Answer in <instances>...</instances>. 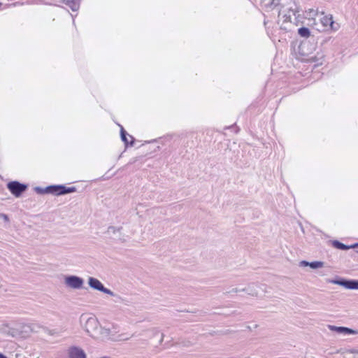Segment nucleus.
<instances>
[{
    "label": "nucleus",
    "instance_id": "nucleus-1",
    "mask_svg": "<svg viewBox=\"0 0 358 358\" xmlns=\"http://www.w3.org/2000/svg\"><path fill=\"white\" fill-rule=\"evenodd\" d=\"M7 188L13 196L18 198L27 189L28 185L15 180L9 182Z\"/></svg>",
    "mask_w": 358,
    "mask_h": 358
},
{
    "label": "nucleus",
    "instance_id": "nucleus-2",
    "mask_svg": "<svg viewBox=\"0 0 358 358\" xmlns=\"http://www.w3.org/2000/svg\"><path fill=\"white\" fill-rule=\"evenodd\" d=\"M329 283L334 285H338L348 289H358V280H347L345 278H339L337 279L329 280Z\"/></svg>",
    "mask_w": 358,
    "mask_h": 358
},
{
    "label": "nucleus",
    "instance_id": "nucleus-3",
    "mask_svg": "<svg viewBox=\"0 0 358 358\" xmlns=\"http://www.w3.org/2000/svg\"><path fill=\"white\" fill-rule=\"evenodd\" d=\"M88 284L89 286L92 288L93 289L101 292L103 293L107 294L110 296H115V293L112 292L110 289L106 288L104 287V285L102 284V282L94 278V277H90L88 279Z\"/></svg>",
    "mask_w": 358,
    "mask_h": 358
},
{
    "label": "nucleus",
    "instance_id": "nucleus-4",
    "mask_svg": "<svg viewBox=\"0 0 358 358\" xmlns=\"http://www.w3.org/2000/svg\"><path fill=\"white\" fill-rule=\"evenodd\" d=\"M320 22L324 27L327 28V30L336 31L340 28L339 24L334 21L333 15L331 14L324 15L320 19Z\"/></svg>",
    "mask_w": 358,
    "mask_h": 358
},
{
    "label": "nucleus",
    "instance_id": "nucleus-5",
    "mask_svg": "<svg viewBox=\"0 0 358 358\" xmlns=\"http://www.w3.org/2000/svg\"><path fill=\"white\" fill-rule=\"evenodd\" d=\"M83 283V279L77 275H68L65 278L66 285L73 289H80Z\"/></svg>",
    "mask_w": 358,
    "mask_h": 358
},
{
    "label": "nucleus",
    "instance_id": "nucleus-6",
    "mask_svg": "<svg viewBox=\"0 0 358 358\" xmlns=\"http://www.w3.org/2000/svg\"><path fill=\"white\" fill-rule=\"evenodd\" d=\"M76 192L75 187H66L64 185H54V195L61 196Z\"/></svg>",
    "mask_w": 358,
    "mask_h": 358
},
{
    "label": "nucleus",
    "instance_id": "nucleus-7",
    "mask_svg": "<svg viewBox=\"0 0 358 358\" xmlns=\"http://www.w3.org/2000/svg\"><path fill=\"white\" fill-rule=\"evenodd\" d=\"M99 322L95 317H90L86 320L85 324V331L92 336L93 332L98 328Z\"/></svg>",
    "mask_w": 358,
    "mask_h": 358
},
{
    "label": "nucleus",
    "instance_id": "nucleus-8",
    "mask_svg": "<svg viewBox=\"0 0 358 358\" xmlns=\"http://www.w3.org/2000/svg\"><path fill=\"white\" fill-rule=\"evenodd\" d=\"M260 4L262 8L266 11L273 10L280 6V0H260Z\"/></svg>",
    "mask_w": 358,
    "mask_h": 358
},
{
    "label": "nucleus",
    "instance_id": "nucleus-9",
    "mask_svg": "<svg viewBox=\"0 0 358 358\" xmlns=\"http://www.w3.org/2000/svg\"><path fill=\"white\" fill-rule=\"evenodd\" d=\"M329 329L333 331H335L338 334H343L346 335L350 334H357L358 331L356 330H354L352 329L345 327H336L334 325H329Z\"/></svg>",
    "mask_w": 358,
    "mask_h": 358
},
{
    "label": "nucleus",
    "instance_id": "nucleus-10",
    "mask_svg": "<svg viewBox=\"0 0 358 358\" xmlns=\"http://www.w3.org/2000/svg\"><path fill=\"white\" fill-rule=\"evenodd\" d=\"M120 136L126 147L128 145L133 146L134 145V138L129 135L122 126H120Z\"/></svg>",
    "mask_w": 358,
    "mask_h": 358
},
{
    "label": "nucleus",
    "instance_id": "nucleus-11",
    "mask_svg": "<svg viewBox=\"0 0 358 358\" xmlns=\"http://www.w3.org/2000/svg\"><path fill=\"white\" fill-rule=\"evenodd\" d=\"M69 357L70 358H86V355L83 350L77 348L73 347L69 350Z\"/></svg>",
    "mask_w": 358,
    "mask_h": 358
},
{
    "label": "nucleus",
    "instance_id": "nucleus-12",
    "mask_svg": "<svg viewBox=\"0 0 358 358\" xmlns=\"http://www.w3.org/2000/svg\"><path fill=\"white\" fill-rule=\"evenodd\" d=\"M308 60L314 64V66L322 65L324 62V55L317 52L316 55L309 56Z\"/></svg>",
    "mask_w": 358,
    "mask_h": 358
},
{
    "label": "nucleus",
    "instance_id": "nucleus-13",
    "mask_svg": "<svg viewBox=\"0 0 358 358\" xmlns=\"http://www.w3.org/2000/svg\"><path fill=\"white\" fill-rule=\"evenodd\" d=\"M122 228L121 227H115L113 226H110L108 228V233L110 234H114V235H115L116 234H118L119 236H117L115 238L122 242H124L126 241V238L124 236H121L120 231L122 230Z\"/></svg>",
    "mask_w": 358,
    "mask_h": 358
},
{
    "label": "nucleus",
    "instance_id": "nucleus-14",
    "mask_svg": "<svg viewBox=\"0 0 358 358\" xmlns=\"http://www.w3.org/2000/svg\"><path fill=\"white\" fill-rule=\"evenodd\" d=\"M299 265L301 266H308L313 269H316V268L322 267L324 265V262H320V261H315V262H309L306 260H303V261L300 262Z\"/></svg>",
    "mask_w": 358,
    "mask_h": 358
},
{
    "label": "nucleus",
    "instance_id": "nucleus-15",
    "mask_svg": "<svg viewBox=\"0 0 358 358\" xmlns=\"http://www.w3.org/2000/svg\"><path fill=\"white\" fill-rule=\"evenodd\" d=\"M34 191L39 194H50L54 195V185H49L45 188L41 187H36L34 188Z\"/></svg>",
    "mask_w": 358,
    "mask_h": 358
},
{
    "label": "nucleus",
    "instance_id": "nucleus-16",
    "mask_svg": "<svg viewBox=\"0 0 358 358\" xmlns=\"http://www.w3.org/2000/svg\"><path fill=\"white\" fill-rule=\"evenodd\" d=\"M62 2L67 5L73 11H77L80 8V0H63Z\"/></svg>",
    "mask_w": 358,
    "mask_h": 358
},
{
    "label": "nucleus",
    "instance_id": "nucleus-17",
    "mask_svg": "<svg viewBox=\"0 0 358 358\" xmlns=\"http://www.w3.org/2000/svg\"><path fill=\"white\" fill-rule=\"evenodd\" d=\"M331 245L334 248L342 250H347L350 249L349 245H345L343 243L340 242L339 241L334 240L331 241Z\"/></svg>",
    "mask_w": 358,
    "mask_h": 358
},
{
    "label": "nucleus",
    "instance_id": "nucleus-18",
    "mask_svg": "<svg viewBox=\"0 0 358 358\" xmlns=\"http://www.w3.org/2000/svg\"><path fill=\"white\" fill-rule=\"evenodd\" d=\"M298 34L301 37L307 38L310 35V31L308 27H302L298 29Z\"/></svg>",
    "mask_w": 358,
    "mask_h": 358
},
{
    "label": "nucleus",
    "instance_id": "nucleus-19",
    "mask_svg": "<svg viewBox=\"0 0 358 358\" xmlns=\"http://www.w3.org/2000/svg\"><path fill=\"white\" fill-rule=\"evenodd\" d=\"M114 296L115 297V299H114V301H115V303H122V302H124V299H123L120 296H119V295H116V294H115V296Z\"/></svg>",
    "mask_w": 358,
    "mask_h": 358
},
{
    "label": "nucleus",
    "instance_id": "nucleus-20",
    "mask_svg": "<svg viewBox=\"0 0 358 358\" xmlns=\"http://www.w3.org/2000/svg\"><path fill=\"white\" fill-rule=\"evenodd\" d=\"M106 330H107L108 332V334H113V333H116L117 331V328L116 327H115L114 325H113V328L110 329V327H108V328H106Z\"/></svg>",
    "mask_w": 358,
    "mask_h": 358
},
{
    "label": "nucleus",
    "instance_id": "nucleus-21",
    "mask_svg": "<svg viewBox=\"0 0 358 358\" xmlns=\"http://www.w3.org/2000/svg\"><path fill=\"white\" fill-rule=\"evenodd\" d=\"M307 43H302L301 45H300V50L301 51V53L303 55H308V53H306L305 51H304V49L306 46Z\"/></svg>",
    "mask_w": 358,
    "mask_h": 358
},
{
    "label": "nucleus",
    "instance_id": "nucleus-22",
    "mask_svg": "<svg viewBox=\"0 0 358 358\" xmlns=\"http://www.w3.org/2000/svg\"><path fill=\"white\" fill-rule=\"evenodd\" d=\"M249 289H250V287H247V288H244V289H242V291H243V292H246L248 294L252 295V296L257 295V293H256V292H250V291H249Z\"/></svg>",
    "mask_w": 358,
    "mask_h": 358
},
{
    "label": "nucleus",
    "instance_id": "nucleus-23",
    "mask_svg": "<svg viewBox=\"0 0 358 358\" xmlns=\"http://www.w3.org/2000/svg\"><path fill=\"white\" fill-rule=\"evenodd\" d=\"M290 11L293 13L294 15H297L298 17L300 16V10L298 8L296 9H290Z\"/></svg>",
    "mask_w": 358,
    "mask_h": 358
},
{
    "label": "nucleus",
    "instance_id": "nucleus-24",
    "mask_svg": "<svg viewBox=\"0 0 358 358\" xmlns=\"http://www.w3.org/2000/svg\"><path fill=\"white\" fill-rule=\"evenodd\" d=\"M0 217L4 221L8 222L9 220L8 216L4 213H0Z\"/></svg>",
    "mask_w": 358,
    "mask_h": 358
},
{
    "label": "nucleus",
    "instance_id": "nucleus-25",
    "mask_svg": "<svg viewBox=\"0 0 358 358\" xmlns=\"http://www.w3.org/2000/svg\"><path fill=\"white\" fill-rule=\"evenodd\" d=\"M228 129H234L235 131V133H238V129H236V127L232 125V126H230L229 127H227Z\"/></svg>",
    "mask_w": 358,
    "mask_h": 358
},
{
    "label": "nucleus",
    "instance_id": "nucleus-26",
    "mask_svg": "<svg viewBox=\"0 0 358 358\" xmlns=\"http://www.w3.org/2000/svg\"><path fill=\"white\" fill-rule=\"evenodd\" d=\"M349 247H350V248H357V247H358V243H355V244L351 245H349Z\"/></svg>",
    "mask_w": 358,
    "mask_h": 358
},
{
    "label": "nucleus",
    "instance_id": "nucleus-27",
    "mask_svg": "<svg viewBox=\"0 0 358 358\" xmlns=\"http://www.w3.org/2000/svg\"><path fill=\"white\" fill-rule=\"evenodd\" d=\"M0 358H8L6 355L0 352Z\"/></svg>",
    "mask_w": 358,
    "mask_h": 358
},
{
    "label": "nucleus",
    "instance_id": "nucleus-28",
    "mask_svg": "<svg viewBox=\"0 0 358 358\" xmlns=\"http://www.w3.org/2000/svg\"><path fill=\"white\" fill-rule=\"evenodd\" d=\"M43 3L44 5H48V6H52V5H53L52 3H48V2H43Z\"/></svg>",
    "mask_w": 358,
    "mask_h": 358
},
{
    "label": "nucleus",
    "instance_id": "nucleus-29",
    "mask_svg": "<svg viewBox=\"0 0 358 358\" xmlns=\"http://www.w3.org/2000/svg\"><path fill=\"white\" fill-rule=\"evenodd\" d=\"M163 338H164V334H161V339H160V341H161V342L162 341Z\"/></svg>",
    "mask_w": 358,
    "mask_h": 358
},
{
    "label": "nucleus",
    "instance_id": "nucleus-30",
    "mask_svg": "<svg viewBox=\"0 0 358 358\" xmlns=\"http://www.w3.org/2000/svg\"><path fill=\"white\" fill-rule=\"evenodd\" d=\"M233 291L236 293V292H239L240 290H238L237 289H233Z\"/></svg>",
    "mask_w": 358,
    "mask_h": 358
},
{
    "label": "nucleus",
    "instance_id": "nucleus-31",
    "mask_svg": "<svg viewBox=\"0 0 358 358\" xmlns=\"http://www.w3.org/2000/svg\"><path fill=\"white\" fill-rule=\"evenodd\" d=\"M357 252H358V251H357Z\"/></svg>",
    "mask_w": 358,
    "mask_h": 358
}]
</instances>
